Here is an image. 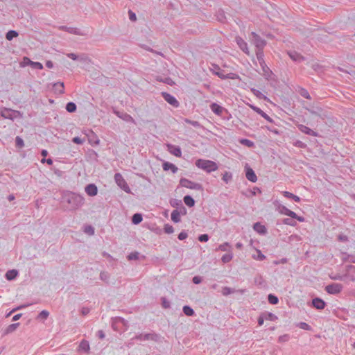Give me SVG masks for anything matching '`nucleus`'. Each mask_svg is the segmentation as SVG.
I'll list each match as a JSON object with an SVG mask.
<instances>
[{
	"label": "nucleus",
	"instance_id": "1",
	"mask_svg": "<svg viewBox=\"0 0 355 355\" xmlns=\"http://www.w3.org/2000/svg\"><path fill=\"white\" fill-rule=\"evenodd\" d=\"M64 202L69 204V209L75 211L80 208L85 203V198L83 196L72 191H66L62 196Z\"/></svg>",
	"mask_w": 355,
	"mask_h": 355
},
{
	"label": "nucleus",
	"instance_id": "2",
	"mask_svg": "<svg viewBox=\"0 0 355 355\" xmlns=\"http://www.w3.org/2000/svg\"><path fill=\"white\" fill-rule=\"evenodd\" d=\"M196 166L209 173L218 169L217 164L211 160L198 159L196 161Z\"/></svg>",
	"mask_w": 355,
	"mask_h": 355
},
{
	"label": "nucleus",
	"instance_id": "3",
	"mask_svg": "<svg viewBox=\"0 0 355 355\" xmlns=\"http://www.w3.org/2000/svg\"><path fill=\"white\" fill-rule=\"evenodd\" d=\"M209 69L213 74L217 76L222 80L236 79L239 77L237 74L234 73H229L225 74V71L221 69L220 67L216 64H211V67Z\"/></svg>",
	"mask_w": 355,
	"mask_h": 355
},
{
	"label": "nucleus",
	"instance_id": "4",
	"mask_svg": "<svg viewBox=\"0 0 355 355\" xmlns=\"http://www.w3.org/2000/svg\"><path fill=\"white\" fill-rule=\"evenodd\" d=\"M132 340H137L140 341L152 340L155 343H162L164 340V337H162L160 334L153 332L137 334Z\"/></svg>",
	"mask_w": 355,
	"mask_h": 355
},
{
	"label": "nucleus",
	"instance_id": "5",
	"mask_svg": "<svg viewBox=\"0 0 355 355\" xmlns=\"http://www.w3.org/2000/svg\"><path fill=\"white\" fill-rule=\"evenodd\" d=\"M129 325L128 322L121 317H115L112 318V327L113 330L119 331L121 330L125 331L128 329Z\"/></svg>",
	"mask_w": 355,
	"mask_h": 355
},
{
	"label": "nucleus",
	"instance_id": "6",
	"mask_svg": "<svg viewBox=\"0 0 355 355\" xmlns=\"http://www.w3.org/2000/svg\"><path fill=\"white\" fill-rule=\"evenodd\" d=\"M250 39L255 47L256 49H263L267 44L266 40L260 37L255 32H252L250 35Z\"/></svg>",
	"mask_w": 355,
	"mask_h": 355
},
{
	"label": "nucleus",
	"instance_id": "7",
	"mask_svg": "<svg viewBox=\"0 0 355 355\" xmlns=\"http://www.w3.org/2000/svg\"><path fill=\"white\" fill-rule=\"evenodd\" d=\"M180 184L182 187H186L190 189L196 191H203V187L201 184L192 182L187 178H182L180 180Z\"/></svg>",
	"mask_w": 355,
	"mask_h": 355
},
{
	"label": "nucleus",
	"instance_id": "8",
	"mask_svg": "<svg viewBox=\"0 0 355 355\" xmlns=\"http://www.w3.org/2000/svg\"><path fill=\"white\" fill-rule=\"evenodd\" d=\"M1 115L4 119H8L13 121L17 117H21V114L19 111L13 110L10 108L4 107L1 111Z\"/></svg>",
	"mask_w": 355,
	"mask_h": 355
},
{
	"label": "nucleus",
	"instance_id": "9",
	"mask_svg": "<svg viewBox=\"0 0 355 355\" xmlns=\"http://www.w3.org/2000/svg\"><path fill=\"white\" fill-rule=\"evenodd\" d=\"M114 180H115L116 183L117 184V185L121 189H123L125 192H126L128 193H130V189L121 173H116L114 175Z\"/></svg>",
	"mask_w": 355,
	"mask_h": 355
},
{
	"label": "nucleus",
	"instance_id": "10",
	"mask_svg": "<svg viewBox=\"0 0 355 355\" xmlns=\"http://www.w3.org/2000/svg\"><path fill=\"white\" fill-rule=\"evenodd\" d=\"M343 290V285L338 283H332L325 287V291L331 295L340 293Z\"/></svg>",
	"mask_w": 355,
	"mask_h": 355
},
{
	"label": "nucleus",
	"instance_id": "11",
	"mask_svg": "<svg viewBox=\"0 0 355 355\" xmlns=\"http://www.w3.org/2000/svg\"><path fill=\"white\" fill-rule=\"evenodd\" d=\"M161 94L164 99L171 105L173 106L174 107H179L180 103L173 96L166 92H162Z\"/></svg>",
	"mask_w": 355,
	"mask_h": 355
},
{
	"label": "nucleus",
	"instance_id": "12",
	"mask_svg": "<svg viewBox=\"0 0 355 355\" xmlns=\"http://www.w3.org/2000/svg\"><path fill=\"white\" fill-rule=\"evenodd\" d=\"M113 112L118 116L119 117L120 119H121L122 120L126 121V122H130V123H132L134 124H135V119L130 115L128 114V113L126 112H119L115 109H113Z\"/></svg>",
	"mask_w": 355,
	"mask_h": 355
},
{
	"label": "nucleus",
	"instance_id": "13",
	"mask_svg": "<svg viewBox=\"0 0 355 355\" xmlns=\"http://www.w3.org/2000/svg\"><path fill=\"white\" fill-rule=\"evenodd\" d=\"M168 151L177 157H181L182 150L180 146L168 144L166 145Z\"/></svg>",
	"mask_w": 355,
	"mask_h": 355
},
{
	"label": "nucleus",
	"instance_id": "14",
	"mask_svg": "<svg viewBox=\"0 0 355 355\" xmlns=\"http://www.w3.org/2000/svg\"><path fill=\"white\" fill-rule=\"evenodd\" d=\"M245 171L246 178L252 182H256L257 180V177L253 169L250 166H246L245 167Z\"/></svg>",
	"mask_w": 355,
	"mask_h": 355
},
{
	"label": "nucleus",
	"instance_id": "15",
	"mask_svg": "<svg viewBox=\"0 0 355 355\" xmlns=\"http://www.w3.org/2000/svg\"><path fill=\"white\" fill-rule=\"evenodd\" d=\"M312 306L318 310H322L326 306L325 302L320 297H315L312 300Z\"/></svg>",
	"mask_w": 355,
	"mask_h": 355
},
{
	"label": "nucleus",
	"instance_id": "16",
	"mask_svg": "<svg viewBox=\"0 0 355 355\" xmlns=\"http://www.w3.org/2000/svg\"><path fill=\"white\" fill-rule=\"evenodd\" d=\"M236 42L239 46V48L246 54L249 55V50L248 47V44L245 42V40L241 37H236Z\"/></svg>",
	"mask_w": 355,
	"mask_h": 355
},
{
	"label": "nucleus",
	"instance_id": "17",
	"mask_svg": "<svg viewBox=\"0 0 355 355\" xmlns=\"http://www.w3.org/2000/svg\"><path fill=\"white\" fill-rule=\"evenodd\" d=\"M85 191L89 196H95L98 193V188L94 184H89L85 188Z\"/></svg>",
	"mask_w": 355,
	"mask_h": 355
},
{
	"label": "nucleus",
	"instance_id": "18",
	"mask_svg": "<svg viewBox=\"0 0 355 355\" xmlns=\"http://www.w3.org/2000/svg\"><path fill=\"white\" fill-rule=\"evenodd\" d=\"M251 108L254 111L256 112L257 114H259V115H261L263 118H264L265 119H266L268 122L270 123H273L274 121L273 119L270 117L266 113H265L261 109H260L259 107H257V106H254V105H251L250 106Z\"/></svg>",
	"mask_w": 355,
	"mask_h": 355
},
{
	"label": "nucleus",
	"instance_id": "19",
	"mask_svg": "<svg viewBox=\"0 0 355 355\" xmlns=\"http://www.w3.org/2000/svg\"><path fill=\"white\" fill-rule=\"evenodd\" d=\"M211 110L216 115L221 116L225 108L220 105L213 103L210 105Z\"/></svg>",
	"mask_w": 355,
	"mask_h": 355
},
{
	"label": "nucleus",
	"instance_id": "20",
	"mask_svg": "<svg viewBox=\"0 0 355 355\" xmlns=\"http://www.w3.org/2000/svg\"><path fill=\"white\" fill-rule=\"evenodd\" d=\"M261 69H262V71H263V76L266 79V80H270L271 76L272 75V71L270 70V69L267 66V64H266V62H263V64H260Z\"/></svg>",
	"mask_w": 355,
	"mask_h": 355
},
{
	"label": "nucleus",
	"instance_id": "21",
	"mask_svg": "<svg viewBox=\"0 0 355 355\" xmlns=\"http://www.w3.org/2000/svg\"><path fill=\"white\" fill-rule=\"evenodd\" d=\"M59 28L62 31H67L71 34H74V35H83V34L81 33L80 30L77 28L68 27L66 26H60Z\"/></svg>",
	"mask_w": 355,
	"mask_h": 355
},
{
	"label": "nucleus",
	"instance_id": "22",
	"mask_svg": "<svg viewBox=\"0 0 355 355\" xmlns=\"http://www.w3.org/2000/svg\"><path fill=\"white\" fill-rule=\"evenodd\" d=\"M298 128L301 132H302L308 135H311V136H313V137H317L318 135V134L316 132L313 131V130H311V128H309V127H307L304 125H300L298 126Z\"/></svg>",
	"mask_w": 355,
	"mask_h": 355
},
{
	"label": "nucleus",
	"instance_id": "23",
	"mask_svg": "<svg viewBox=\"0 0 355 355\" xmlns=\"http://www.w3.org/2000/svg\"><path fill=\"white\" fill-rule=\"evenodd\" d=\"M289 57L295 62H301L304 60V58L299 53L295 51H291L288 52Z\"/></svg>",
	"mask_w": 355,
	"mask_h": 355
},
{
	"label": "nucleus",
	"instance_id": "24",
	"mask_svg": "<svg viewBox=\"0 0 355 355\" xmlns=\"http://www.w3.org/2000/svg\"><path fill=\"white\" fill-rule=\"evenodd\" d=\"M253 229L257 233L262 235H264L267 233L266 227L259 222H257L253 225Z\"/></svg>",
	"mask_w": 355,
	"mask_h": 355
},
{
	"label": "nucleus",
	"instance_id": "25",
	"mask_svg": "<svg viewBox=\"0 0 355 355\" xmlns=\"http://www.w3.org/2000/svg\"><path fill=\"white\" fill-rule=\"evenodd\" d=\"M162 168L163 170L166 171L171 170L173 173H175L178 170V168L175 164L168 162H165L163 163Z\"/></svg>",
	"mask_w": 355,
	"mask_h": 355
},
{
	"label": "nucleus",
	"instance_id": "26",
	"mask_svg": "<svg viewBox=\"0 0 355 355\" xmlns=\"http://www.w3.org/2000/svg\"><path fill=\"white\" fill-rule=\"evenodd\" d=\"M278 211L280 214H284L286 216H288L289 217H291V216H295V212L288 209L284 205H279L278 207Z\"/></svg>",
	"mask_w": 355,
	"mask_h": 355
},
{
	"label": "nucleus",
	"instance_id": "27",
	"mask_svg": "<svg viewBox=\"0 0 355 355\" xmlns=\"http://www.w3.org/2000/svg\"><path fill=\"white\" fill-rule=\"evenodd\" d=\"M18 274V271L15 269L9 270L6 272L5 277L7 280L11 281L15 279L17 277Z\"/></svg>",
	"mask_w": 355,
	"mask_h": 355
},
{
	"label": "nucleus",
	"instance_id": "28",
	"mask_svg": "<svg viewBox=\"0 0 355 355\" xmlns=\"http://www.w3.org/2000/svg\"><path fill=\"white\" fill-rule=\"evenodd\" d=\"M90 350L89 342L86 340H83L78 346V351H83L88 353Z\"/></svg>",
	"mask_w": 355,
	"mask_h": 355
},
{
	"label": "nucleus",
	"instance_id": "29",
	"mask_svg": "<svg viewBox=\"0 0 355 355\" xmlns=\"http://www.w3.org/2000/svg\"><path fill=\"white\" fill-rule=\"evenodd\" d=\"M53 88L55 92L60 94L64 93V85L63 82H58L53 85Z\"/></svg>",
	"mask_w": 355,
	"mask_h": 355
},
{
	"label": "nucleus",
	"instance_id": "30",
	"mask_svg": "<svg viewBox=\"0 0 355 355\" xmlns=\"http://www.w3.org/2000/svg\"><path fill=\"white\" fill-rule=\"evenodd\" d=\"M24 60H28V64L30 66H31L33 69H43V65L42 63L39 62H33V61H31L29 58H28L27 57H24Z\"/></svg>",
	"mask_w": 355,
	"mask_h": 355
},
{
	"label": "nucleus",
	"instance_id": "31",
	"mask_svg": "<svg viewBox=\"0 0 355 355\" xmlns=\"http://www.w3.org/2000/svg\"><path fill=\"white\" fill-rule=\"evenodd\" d=\"M255 53L259 64H263L265 62L263 49H256Z\"/></svg>",
	"mask_w": 355,
	"mask_h": 355
},
{
	"label": "nucleus",
	"instance_id": "32",
	"mask_svg": "<svg viewBox=\"0 0 355 355\" xmlns=\"http://www.w3.org/2000/svg\"><path fill=\"white\" fill-rule=\"evenodd\" d=\"M216 16L218 21L222 23H225L226 21V16L225 15V12L223 10L219 9L216 12Z\"/></svg>",
	"mask_w": 355,
	"mask_h": 355
},
{
	"label": "nucleus",
	"instance_id": "33",
	"mask_svg": "<svg viewBox=\"0 0 355 355\" xmlns=\"http://www.w3.org/2000/svg\"><path fill=\"white\" fill-rule=\"evenodd\" d=\"M184 202L189 207H192L195 205L194 199L189 195H187L183 198Z\"/></svg>",
	"mask_w": 355,
	"mask_h": 355
},
{
	"label": "nucleus",
	"instance_id": "34",
	"mask_svg": "<svg viewBox=\"0 0 355 355\" xmlns=\"http://www.w3.org/2000/svg\"><path fill=\"white\" fill-rule=\"evenodd\" d=\"M19 326V323H13L7 327V328L4 331V334H8L13 331H15L17 328Z\"/></svg>",
	"mask_w": 355,
	"mask_h": 355
},
{
	"label": "nucleus",
	"instance_id": "35",
	"mask_svg": "<svg viewBox=\"0 0 355 355\" xmlns=\"http://www.w3.org/2000/svg\"><path fill=\"white\" fill-rule=\"evenodd\" d=\"M171 220L174 223L180 222V212L178 209H174L171 213Z\"/></svg>",
	"mask_w": 355,
	"mask_h": 355
},
{
	"label": "nucleus",
	"instance_id": "36",
	"mask_svg": "<svg viewBox=\"0 0 355 355\" xmlns=\"http://www.w3.org/2000/svg\"><path fill=\"white\" fill-rule=\"evenodd\" d=\"M283 196L287 198L293 199L295 202H300V198L289 191H283Z\"/></svg>",
	"mask_w": 355,
	"mask_h": 355
},
{
	"label": "nucleus",
	"instance_id": "37",
	"mask_svg": "<svg viewBox=\"0 0 355 355\" xmlns=\"http://www.w3.org/2000/svg\"><path fill=\"white\" fill-rule=\"evenodd\" d=\"M143 220L141 214L136 213L132 217V223L135 225L139 224Z\"/></svg>",
	"mask_w": 355,
	"mask_h": 355
},
{
	"label": "nucleus",
	"instance_id": "38",
	"mask_svg": "<svg viewBox=\"0 0 355 355\" xmlns=\"http://www.w3.org/2000/svg\"><path fill=\"white\" fill-rule=\"evenodd\" d=\"M182 311L183 313L187 316H193L195 314L193 309L188 305L184 306Z\"/></svg>",
	"mask_w": 355,
	"mask_h": 355
},
{
	"label": "nucleus",
	"instance_id": "39",
	"mask_svg": "<svg viewBox=\"0 0 355 355\" xmlns=\"http://www.w3.org/2000/svg\"><path fill=\"white\" fill-rule=\"evenodd\" d=\"M19 33L16 31L10 30L6 34V38L8 41L12 40L13 38L17 37Z\"/></svg>",
	"mask_w": 355,
	"mask_h": 355
},
{
	"label": "nucleus",
	"instance_id": "40",
	"mask_svg": "<svg viewBox=\"0 0 355 355\" xmlns=\"http://www.w3.org/2000/svg\"><path fill=\"white\" fill-rule=\"evenodd\" d=\"M76 109H77V106H76V103H74L73 102H69L66 105V110L68 112L73 113V112H76Z\"/></svg>",
	"mask_w": 355,
	"mask_h": 355
},
{
	"label": "nucleus",
	"instance_id": "41",
	"mask_svg": "<svg viewBox=\"0 0 355 355\" xmlns=\"http://www.w3.org/2000/svg\"><path fill=\"white\" fill-rule=\"evenodd\" d=\"M49 315V312L46 310L42 311L37 316V320H45Z\"/></svg>",
	"mask_w": 355,
	"mask_h": 355
},
{
	"label": "nucleus",
	"instance_id": "42",
	"mask_svg": "<svg viewBox=\"0 0 355 355\" xmlns=\"http://www.w3.org/2000/svg\"><path fill=\"white\" fill-rule=\"evenodd\" d=\"M239 143L249 148H252L254 146V143L248 139H240Z\"/></svg>",
	"mask_w": 355,
	"mask_h": 355
},
{
	"label": "nucleus",
	"instance_id": "43",
	"mask_svg": "<svg viewBox=\"0 0 355 355\" xmlns=\"http://www.w3.org/2000/svg\"><path fill=\"white\" fill-rule=\"evenodd\" d=\"M268 300L270 304L273 305L277 304L279 302L278 297L273 294H269L268 295Z\"/></svg>",
	"mask_w": 355,
	"mask_h": 355
},
{
	"label": "nucleus",
	"instance_id": "44",
	"mask_svg": "<svg viewBox=\"0 0 355 355\" xmlns=\"http://www.w3.org/2000/svg\"><path fill=\"white\" fill-rule=\"evenodd\" d=\"M264 316L266 320L275 321L278 319L277 316L270 312H264Z\"/></svg>",
	"mask_w": 355,
	"mask_h": 355
},
{
	"label": "nucleus",
	"instance_id": "45",
	"mask_svg": "<svg viewBox=\"0 0 355 355\" xmlns=\"http://www.w3.org/2000/svg\"><path fill=\"white\" fill-rule=\"evenodd\" d=\"M222 180L225 182L228 183L232 180V174L230 172L225 171L223 175Z\"/></svg>",
	"mask_w": 355,
	"mask_h": 355
},
{
	"label": "nucleus",
	"instance_id": "46",
	"mask_svg": "<svg viewBox=\"0 0 355 355\" xmlns=\"http://www.w3.org/2000/svg\"><path fill=\"white\" fill-rule=\"evenodd\" d=\"M235 290L230 287L225 286L222 288V294L225 296L234 293Z\"/></svg>",
	"mask_w": 355,
	"mask_h": 355
},
{
	"label": "nucleus",
	"instance_id": "47",
	"mask_svg": "<svg viewBox=\"0 0 355 355\" xmlns=\"http://www.w3.org/2000/svg\"><path fill=\"white\" fill-rule=\"evenodd\" d=\"M294 218H284L282 220V223L285 225H291V226H295L296 225V222L293 220Z\"/></svg>",
	"mask_w": 355,
	"mask_h": 355
},
{
	"label": "nucleus",
	"instance_id": "48",
	"mask_svg": "<svg viewBox=\"0 0 355 355\" xmlns=\"http://www.w3.org/2000/svg\"><path fill=\"white\" fill-rule=\"evenodd\" d=\"M257 255H252V258L254 259L258 260V261H263L266 259V256L262 254L261 251L259 250H257Z\"/></svg>",
	"mask_w": 355,
	"mask_h": 355
},
{
	"label": "nucleus",
	"instance_id": "49",
	"mask_svg": "<svg viewBox=\"0 0 355 355\" xmlns=\"http://www.w3.org/2000/svg\"><path fill=\"white\" fill-rule=\"evenodd\" d=\"M233 255L232 253H227L223 255L221 261L226 263L230 262L232 259Z\"/></svg>",
	"mask_w": 355,
	"mask_h": 355
},
{
	"label": "nucleus",
	"instance_id": "50",
	"mask_svg": "<svg viewBox=\"0 0 355 355\" xmlns=\"http://www.w3.org/2000/svg\"><path fill=\"white\" fill-rule=\"evenodd\" d=\"M100 279L102 281L108 283L110 279V274L106 271H103L100 273Z\"/></svg>",
	"mask_w": 355,
	"mask_h": 355
},
{
	"label": "nucleus",
	"instance_id": "51",
	"mask_svg": "<svg viewBox=\"0 0 355 355\" xmlns=\"http://www.w3.org/2000/svg\"><path fill=\"white\" fill-rule=\"evenodd\" d=\"M297 326L299 328L304 329V330H306V331L311 330V327L309 324H307L304 322H301L298 323Z\"/></svg>",
	"mask_w": 355,
	"mask_h": 355
},
{
	"label": "nucleus",
	"instance_id": "52",
	"mask_svg": "<svg viewBox=\"0 0 355 355\" xmlns=\"http://www.w3.org/2000/svg\"><path fill=\"white\" fill-rule=\"evenodd\" d=\"M299 94L302 97H304L306 99H311V96H310L309 92L306 89L300 88V89L299 90Z\"/></svg>",
	"mask_w": 355,
	"mask_h": 355
},
{
	"label": "nucleus",
	"instance_id": "53",
	"mask_svg": "<svg viewBox=\"0 0 355 355\" xmlns=\"http://www.w3.org/2000/svg\"><path fill=\"white\" fill-rule=\"evenodd\" d=\"M184 121L187 123L191 124V125H193L195 128H200L201 127L200 123L197 121H192L189 119H185Z\"/></svg>",
	"mask_w": 355,
	"mask_h": 355
},
{
	"label": "nucleus",
	"instance_id": "54",
	"mask_svg": "<svg viewBox=\"0 0 355 355\" xmlns=\"http://www.w3.org/2000/svg\"><path fill=\"white\" fill-rule=\"evenodd\" d=\"M171 205L172 207H180L181 206L183 205L182 202V200H177V199H173V200H171L170 202Z\"/></svg>",
	"mask_w": 355,
	"mask_h": 355
},
{
	"label": "nucleus",
	"instance_id": "55",
	"mask_svg": "<svg viewBox=\"0 0 355 355\" xmlns=\"http://www.w3.org/2000/svg\"><path fill=\"white\" fill-rule=\"evenodd\" d=\"M84 232L89 235H93L94 234V228L92 225H87L84 227Z\"/></svg>",
	"mask_w": 355,
	"mask_h": 355
},
{
	"label": "nucleus",
	"instance_id": "56",
	"mask_svg": "<svg viewBox=\"0 0 355 355\" xmlns=\"http://www.w3.org/2000/svg\"><path fill=\"white\" fill-rule=\"evenodd\" d=\"M15 145L17 148H22L24 146V140L19 136L15 138Z\"/></svg>",
	"mask_w": 355,
	"mask_h": 355
},
{
	"label": "nucleus",
	"instance_id": "57",
	"mask_svg": "<svg viewBox=\"0 0 355 355\" xmlns=\"http://www.w3.org/2000/svg\"><path fill=\"white\" fill-rule=\"evenodd\" d=\"M139 253L138 252H131L128 256V260H137L139 259Z\"/></svg>",
	"mask_w": 355,
	"mask_h": 355
},
{
	"label": "nucleus",
	"instance_id": "58",
	"mask_svg": "<svg viewBox=\"0 0 355 355\" xmlns=\"http://www.w3.org/2000/svg\"><path fill=\"white\" fill-rule=\"evenodd\" d=\"M164 230L166 234H172L174 232L173 226L169 224H166L164 225Z\"/></svg>",
	"mask_w": 355,
	"mask_h": 355
},
{
	"label": "nucleus",
	"instance_id": "59",
	"mask_svg": "<svg viewBox=\"0 0 355 355\" xmlns=\"http://www.w3.org/2000/svg\"><path fill=\"white\" fill-rule=\"evenodd\" d=\"M290 339V336L288 334H284L280 336L278 338L279 343H285L288 341Z\"/></svg>",
	"mask_w": 355,
	"mask_h": 355
},
{
	"label": "nucleus",
	"instance_id": "60",
	"mask_svg": "<svg viewBox=\"0 0 355 355\" xmlns=\"http://www.w3.org/2000/svg\"><path fill=\"white\" fill-rule=\"evenodd\" d=\"M162 306L164 309L170 308L171 304L170 302L166 300V297H162Z\"/></svg>",
	"mask_w": 355,
	"mask_h": 355
},
{
	"label": "nucleus",
	"instance_id": "61",
	"mask_svg": "<svg viewBox=\"0 0 355 355\" xmlns=\"http://www.w3.org/2000/svg\"><path fill=\"white\" fill-rule=\"evenodd\" d=\"M209 239V236L207 234H200L198 236V241L200 242H207V241H208Z\"/></svg>",
	"mask_w": 355,
	"mask_h": 355
},
{
	"label": "nucleus",
	"instance_id": "62",
	"mask_svg": "<svg viewBox=\"0 0 355 355\" xmlns=\"http://www.w3.org/2000/svg\"><path fill=\"white\" fill-rule=\"evenodd\" d=\"M202 277L200 276H195L192 279V282L195 284H199L202 282Z\"/></svg>",
	"mask_w": 355,
	"mask_h": 355
},
{
	"label": "nucleus",
	"instance_id": "63",
	"mask_svg": "<svg viewBox=\"0 0 355 355\" xmlns=\"http://www.w3.org/2000/svg\"><path fill=\"white\" fill-rule=\"evenodd\" d=\"M72 141L76 144H83L84 142V139H81L79 137H75L72 139Z\"/></svg>",
	"mask_w": 355,
	"mask_h": 355
},
{
	"label": "nucleus",
	"instance_id": "64",
	"mask_svg": "<svg viewBox=\"0 0 355 355\" xmlns=\"http://www.w3.org/2000/svg\"><path fill=\"white\" fill-rule=\"evenodd\" d=\"M187 237H188V234H187V233L186 232H184V231L181 232L178 234V239H180V240H181V241H182V240H184V239H186Z\"/></svg>",
	"mask_w": 355,
	"mask_h": 355
}]
</instances>
